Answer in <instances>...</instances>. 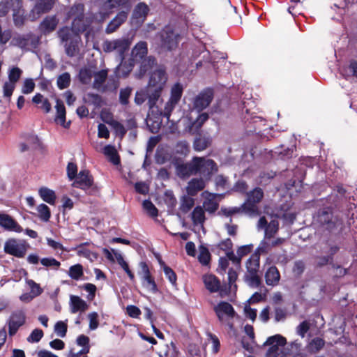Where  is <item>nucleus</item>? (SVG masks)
I'll use <instances>...</instances> for the list:
<instances>
[{"instance_id":"1","label":"nucleus","mask_w":357,"mask_h":357,"mask_svg":"<svg viewBox=\"0 0 357 357\" xmlns=\"http://www.w3.org/2000/svg\"><path fill=\"white\" fill-rule=\"evenodd\" d=\"M314 225L319 229L331 234H338L344 229L343 221L334 215L331 208H323L314 216Z\"/></svg>"},{"instance_id":"2","label":"nucleus","mask_w":357,"mask_h":357,"mask_svg":"<svg viewBox=\"0 0 357 357\" xmlns=\"http://www.w3.org/2000/svg\"><path fill=\"white\" fill-rule=\"evenodd\" d=\"M84 4L81 3H75L70 8L68 17H73L71 25L73 31L77 34L86 32L85 36L89 39L92 31L91 24L93 21V17L84 15Z\"/></svg>"},{"instance_id":"3","label":"nucleus","mask_w":357,"mask_h":357,"mask_svg":"<svg viewBox=\"0 0 357 357\" xmlns=\"http://www.w3.org/2000/svg\"><path fill=\"white\" fill-rule=\"evenodd\" d=\"M93 89L100 93L114 91L119 86V82L114 76H108V70L102 69L93 73Z\"/></svg>"},{"instance_id":"4","label":"nucleus","mask_w":357,"mask_h":357,"mask_svg":"<svg viewBox=\"0 0 357 357\" xmlns=\"http://www.w3.org/2000/svg\"><path fill=\"white\" fill-rule=\"evenodd\" d=\"M167 81V75L165 70L159 68L151 73L147 85L152 91L149 101L151 105L154 104L155 101H158Z\"/></svg>"},{"instance_id":"5","label":"nucleus","mask_w":357,"mask_h":357,"mask_svg":"<svg viewBox=\"0 0 357 357\" xmlns=\"http://www.w3.org/2000/svg\"><path fill=\"white\" fill-rule=\"evenodd\" d=\"M57 36L62 44H64L66 54L73 57L78 50L79 37L68 26H63L57 31Z\"/></svg>"},{"instance_id":"6","label":"nucleus","mask_w":357,"mask_h":357,"mask_svg":"<svg viewBox=\"0 0 357 357\" xmlns=\"http://www.w3.org/2000/svg\"><path fill=\"white\" fill-rule=\"evenodd\" d=\"M195 175L211 180L212 176L218 172V167L216 162L206 157H193Z\"/></svg>"},{"instance_id":"7","label":"nucleus","mask_w":357,"mask_h":357,"mask_svg":"<svg viewBox=\"0 0 357 357\" xmlns=\"http://www.w3.org/2000/svg\"><path fill=\"white\" fill-rule=\"evenodd\" d=\"M131 44V38L122 37L111 40H105L102 44V48L105 52H116L122 61L125 59V54L129 50Z\"/></svg>"},{"instance_id":"8","label":"nucleus","mask_w":357,"mask_h":357,"mask_svg":"<svg viewBox=\"0 0 357 357\" xmlns=\"http://www.w3.org/2000/svg\"><path fill=\"white\" fill-rule=\"evenodd\" d=\"M264 197V192L261 188L257 187L247 194V199L242 204L243 212L249 216L253 217L259 215L257 204L259 203Z\"/></svg>"},{"instance_id":"9","label":"nucleus","mask_w":357,"mask_h":357,"mask_svg":"<svg viewBox=\"0 0 357 357\" xmlns=\"http://www.w3.org/2000/svg\"><path fill=\"white\" fill-rule=\"evenodd\" d=\"M40 43V38L30 32L17 34L11 40V45L20 48L23 51H32L37 49Z\"/></svg>"},{"instance_id":"10","label":"nucleus","mask_w":357,"mask_h":357,"mask_svg":"<svg viewBox=\"0 0 357 357\" xmlns=\"http://www.w3.org/2000/svg\"><path fill=\"white\" fill-rule=\"evenodd\" d=\"M286 343L285 337L281 335L269 337L264 344V346L268 347L266 357H286V353L284 351Z\"/></svg>"},{"instance_id":"11","label":"nucleus","mask_w":357,"mask_h":357,"mask_svg":"<svg viewBox=\"0 0 357 357\" xmlns=\"http://www.w3.org/2000/svg\"><path fill=\"white\" fill-rule=\"evenodd\" d=\"M183 92V86L179 82L174 84L171 88L170 97L166 102L165 108L161 114L168 120L169 119L172 112L178 104Z\"/></svg>"},{"instance_id":"12","label":"nucleus","mask_w":357,"mask_h":357,"mask_svg":"<svg viewBox=\"0 0 357 357\" xmlns=\"http://www.w3.org/2000/svg\"><path fill=\"white\" fill-rule=\"evenodd\" d=\"M179 37L172 26H165L160 33V45L167 50H172L177 47Z\"/></svg>"},{"instance_id":"13","label":"nucleus","mask_w":357,"mask_h":357,"mask_svg":"<svg viewBox=\"0 0 357 357\" xmlns=\"http://www.w3.org/2000/svg\"><path fill=\"white\" fill-rule=\"evenodd\" d=\"M29 247V244L24 241L9 238L5 242L3 250L6 254L22 258L25 256Z\"/></svg>"},{"instance_id":"14","label":"nucleus","mask_w":357,"mask_h":357,"mask_svg":"<svg viewBox=\"0 0 357 357\" xmlns=\"http://www.w3.org/2000/svg\"><path fill=\"white\" fill-rule=\"evenodd\" d=\"M141 271L139 275H141L142 282L144 287L151 293L155 294L158 291L157 284L152 278L149 268L146 262L141 261L139 263Z\"/></svg>"},{"instance_id":"15","label":"nucleus","mask_w":357,"mask_h":357,"mask_svg":"<svg viewBox=\"0 0 357 357\" xmlns=\"http://www.w3.org/2000/svg\"><path fill=\"white\" fill-rule=\"evenodd\" d=\"M203 282L206 289L211 293L219 292L221 297L228 294L225 287H221L220 280L214 275L208 274L203 276Z\"/></svg>"},{"instance_id":"16","label":"nucleus","mask_w":357,"mask_h":357,"mask_svg":"<svg viewBox=\"0 0 357 357\" xmlns=\"http://www.w3.org/2000/svg\"><path fill=\"white\" fill-rule=\"evenodd\" d=\"M213 310L218 320L222 323L226 321V318L232 319L236 315V312L233 306L226 301H220L218 305L214 306Z\"/></svg>"},{"instance_id":"17","label":"nucleus","mask_w":357,"mask_h":357,"mask_svg":"<svg viewBox=\"0 0 357 357\" xmlns=\"http://www.w3.org/2000/svg\"><path fill=\"white\" fill-rule=\"evenodd\" d=\"M213 98V91L211 89L207 88L202 91L194 99L193 106L198 112L206 108Z\"/></svg>"},{"instance_id":"18","label":"nucleus","mask_w":357,"mask_h":357,"mask_svg":"<svg viewBox=\"0 0 357 357\" xmlns=\"http://www.w3.org/2000/svg\"><path fill=\"white\" fill-rule=\"evenodd\" d=\"M25 319V313L21 310L14 311L11 314L8 321V333L10 336L14 335L19 328L24 324Z\"/></svg>"},{"instance_id":"19","label":"nucleus","mask_w":357,"mask_h":357,"mask_svg":"<svg viewBox=\"0 0 357 357\" xmlns=\"http://www.w3.org/2000/svg\"><path fill=\"white\" fill-rule=\"evenodd\" d=\"M73 186L84 190L89 189L93 183L92 176L88 170H81L74 178Z\"/></svg>"},{"instance_id":"20","label":"nucleus","mask_w":357,"mask_h":357,"mask_svg":"<svg viewBox=\"0 0 357 357\" xmlns=\"http://www.w3.org/2000/svg\"><path fill=\"white\" fill-rule=\"evenodd\" d=\"M209 180L202 177H196L188 181L186 191L188 195L195 196L199 192L202 191L206 187Z\"/></svg>"},{"instance_id":"21","label":"nucleus","mask_w":357,"mask_h":357,"mask_svg":"<svg viewBox=\"0 0 357 357\" xmlns=\"http://www.w3.org/2000/svg\"><path fill=\"white\" fill-rule=\"evenodd\" d=\"M0 226L6 231L20 233L23 231L22 227L9 215L0 214Z\"/></svg>"},{"instance_id":"22","label":"nucleus","mask_w":357,"mask_h":357,"mask_svg":"<svg viewBox=\"0 0 357 357\" xmlns=\"http://www.w3.org/2000/svg\"><path fill=\"white\" fill-rule=\"evenodd\" d=\"M149 12V8L145 3H139L133 10L132 22L137 24H142L145 21Z\"/></svg>"},{"instance_id":"23","label":"nucleus","mask_w":357,"mask_h":357,"mask_svg":"<svg viewBox=\"0 0 357 357\" xmlns=\"http://www.w3.org/2000/svg\"><path fill=\"white\" fill-rule=\"evenodd\" d=\"M58 24L59 19L56 15L47 16L40 23L38 29L43 34L47 35L54 31Z\"/></svg>"},{"instance_id":"24","label":"nucleus","mask_w":357,"mask_h":357,"mask_svg":"<svg viewBox=\"0 0 357 357\" xmlns=\"http://www.w3.org/2000/svg\"><path fill=\"white\" fill-rule=\"evenodd\" d=\"M128 16V11H121L115 17L109 22L105 29V33L107 34H111L115 32L120 26L126 22Z\"/></svg>"},{"instance_id":"25","label":"nucleus","mask_w":357,"mask_h":357,"mask_svg":"<svg viewBox=\"0 0 357 357\" xmlns=\"http://www.w3.org/2000/svg\"><path fill=\"white\" fill-rule=\"evenodd\" d=\"M56 104L55 105V108L56 114L54 118L55 122L58 124H60L65 128H69L70 121H66V112L63 102L59 99H56Z\"/></svg>"},{"instance_id":"26","label":"nucleus","mask_w":357,"mask_h":357,"mask_svg":"<svg viewBox=\"0 0 357 357\" xmlns=\"http://www.w3.org/2000/svg\"><path fill=\"white\" fill-rule=\"evenodd\" d=\"M194 172L193 158L188 162L177 164L176 166V173L181 178H185L192 175H195Z\"/></svg>"},{"instance_id":"27","label":"nucleus","mask_w":357,"mask_h":357,"mask_svg":"<svg viewBox=\"0 0 357 357\" xmlns=\"http://www.w3.org/2000/svg\"><path fill=\"white\" fill-rule=\"evenodd\" d=\"M152 93L151 90H150L147 86L144 89H142L139 91H137L135 96V103L137 105H142L146 100H148V105L149 109H153V107L156 105L158 101H155L154 104H150L151 95Z\"/></svg>"},{"instance_id":"28","label":"nucleus","mask_w":357,"mask_h":357,"mask_svg":"<svg viewBox=\"0 0 357 357\" xmlns=\"http://www.w3.org/2000/svg\"><path fill=\"white\" fill-rule=\"evenodd\" d=\"M70 308L71 313L84 312L88 308V305L78 296L71 295L70 297Z\"/></svg>"},{"instance_id":"29","label":"nucleus","mask_w":357,"mask_h":357,"mask_svg":"<svg viewBox=\"0 0 357 357\" xmlns=\"http://www.w3.org/2000/svg\"><path fill=\"white\" fill-rule=\"evenodd\" d=\"M280 280V274L278 268L273 266L268 268L265 273L266 283L268 286H276Z\"/></svg>"},{"instance_id":"30","label":"nucleus","mask_w":357,"mask_h":357,"mask_svg":"<svg viewBox=\"0 0 357 357\" xmlns=\"http://www.w3.org/2000/svg\"><path fill=\"white\" fill-rule=\"evenodd\" d=\"M148 53V44L145 41H139L132 50V56L135 60L142 59Z\"/></svg>"},{"instance_id":"31","label":"nucleus","mask_w":357,"mask_h":357,"mask_svg":"<svg viewBox=\"0 0 357 357\" xmlns=\"http://www.w3.org/2000/svg\"><path fill=\"white\" fill-rule=\"evenodd\" d=\"M202 55V60L196 63L197 68L204 66L209 64L211 62V57L210 52L205 50L204 47H202L199 50H195L193 53V57L195 59L197 55Z\"/></svg>"},{"instance_id":"32","label":"nucleus","mask_w":357,"mask_h":357,"mask_svg":"<svg viewBox=\"0 0 357 357\" xmlns=\"http://www.w3.org/2000/svg\"><path fill=\"white\" fill-rule=\"evenodd\" d=\"M55 3V0H37L34 10L37 14L46 13L51 10Z\"/></svg>"},{"instance_id":"33","label":"nucleus","mask_w":357,"mask_h":357,"mask_svg":"<svg viewBox=\"0 0 357 357\" xmlns=\"http://www.w3.org/2000/svg\"><path fill=\"white\" fill-rule=\"evenodd\" d=\"M191 218L194 225H203L206 220L204 209L201 206H196L191 213Z\"/></svg>"},{"instance_id":"34","label":"nucleus","mask_w":357,"mask_h":357,"mask_svg":"<svg viewBox=\"0 0 357 357\" xmlns=\"http://www.w3.org/2000/svg\"><path fill=\"white\" fill-rule=\"evenodd\" d=\"M38 194L44 202L54 205L56 197L54 190L42 187L39 189Z\"/></svg>"},{"instance_id":"35","label":"nucleus","mask_w":357,"mask_h":357,"mask_svg":"<svg viewBox=\"0 0 357 357\" xmlns=\"http://www.w3.org/2000/svg\"><path fill=\"white\" fill-rule=\"evenodd\" d=\"M32 102L36 105L40 104V108L43 109L45 113H49L52 109V105L47 98H45L44 96L38 93L32 98Z\"/></svg>"},{"instance_id":"36","label":"nucleus","mask_w":357,"mask_h":357,"mask_svg":"<svg viewBox=\"0 0 357 357\" xmlns=\"http://www.w3.org/2000/svg\"><path fill=\"white\" fill-rule=\"evenodd\" d=\"M246 273H258L259 268V257L252 255L246 262Z\"/></svg>"},{"instance_id":"37","label":"nucleus","mask_w":357,"mask_h":357,"mask_svg":"<svg viewBox=\"0 0 357 357\" xmlns=\"http://www.w3.org/2000/svg\"><path fill=\"white\" fill-rule=\"evenodd\" d=\"M139 68V76H144L155 63V59L153 56L144 57Z\"/></svg>"},{"instance_id":"38","label":"nucleus","mask_w":357,"mask_h":357,"mask_svg":"<svg viewBox=\"0 0 357 357\" xmlns=\"http://www.w3.org/2000/svg\"><path fill=\"white\" fill-rule=\"evenodd\" d=\"M215 199V195L210 194L209 196L206 197L203 202L204 210L210 213H215L218 208V204Z\"/></svg>"},{"instance_id":"39","label":"nucleus","mask_w":357,"mask_h":357,"mask_svg":"<svg viewBox=\"0 0 357 357\" xmlns=\"http://www.w3.org/2000/svg\"><path fill=\"white\" fill-rule=\"evenodd\" d=\"M195 205V199L190 195H183L181 198L179 209L183 213H188Z\"/></svg>"},{"instance_id":"40","label":"nucleus","mask_w":357,"mask_h":357,"mask_svg":"<svg viewBox=\"0 0 357 357\" xmlns=\"http://www.w3.org/2000/svg\"><path fill=\"white\" fill-rule=\"evenodd\" d=\"M93 73L94 72L90 68H81L78 75L79 82L83 84H89L91 82Z\"/></svg>"},{"instance_id":"41","label":"nucleus","mask_w":357,"mask_h":357,"mask_svg":"<svg viewBox=\"0 0 357 357\" xmlns=\"http://www.w3.org/2000/svg\"><path fill=\"white\" fill-rule=\"evenodd\" d=\"M198 261L202 266H208L211 261V254L208 249L204 245L199 246Z\"/></svg>"},{"instance_id":"42","label":"nucleus","mask_w":357,"mask_h":357,"mask_svg":"<svg viewBox=\"0 0 357 357\" xmlns=\"http://www.w3.org/2000/svg\"><path fill=\"white\" fill-rule=\"evenodd\" d=\"M211 141L210 137H197L194 141L193 147L195 151H202L211 145Z\"/></svg>"},{"instance_id":"43","label":"nucleus","mask_w":357,"mask_h":357,"mask_svg":"<svg viewBox=\"0 0 357 357\" xmlns=\"http://www.w3.org/2000/svg\"><path fill=\"white\" fill-rule=\"evenodd\" d=\"M208 119V114L207 113L200 114L197 119L192 123L191 126L190 127V132L192 133L197 132Z\"/></svg>"},{"instance_id":"44","label":"nucleus","mask_w":357,"mask_h":357,"mask_svg":"<svg viewBox=\"0 0 357 357\" xmlns=\"http://www.w3.org/2000/svg\"><path fill=\"white\" fill-rule=\"evenodd\" d=\"M68 274L73 280H79L84 275L83 266L79 264L71 266Z\"/></svg>"},{"instance_id":"45","label":"nucleus","mask_w":357,"mask_h":357,"mask_svg":"<svg viewBox=\"0 0 357 357\" xmlns=\"http://www.w3.org/2000/svg\"><path fill=\"white\" fill-rule=\"evenodd\" d=\"M161 267L163 268L164 273L166 278L169 280L171 284L174 286L176 285L177 277L175 272L169 266H167L164 261H159Z\"/></svg>"},{"instance_id":"46","label":"nucleus","mask_w":357,"mask_h":357,"mask_svg":"<svg viewBox=\"0 0 357 357\" xmlns=\"http://www.w3.org/2000/svg\"><path fill=\"white\" fill-rule=\"evenodd\" d=\"M105 4L109 8L120 7L126 8V11L129 12V9L130 8V0H107Z\"/></svg>"},{"instance_id":"47","label":"nucleus","mask_w":357,"mask_h":357,"mask_svg":"<svg viewBox=\"0 0 357 357\" xmlns=\"http://www.w3.org/2000/svg\"><path fill=\"white\" fill-rule=\"evenodd\" d=\"M39 218L43 222H48L51 217L50 208L45 204H40L37 206Z\"/></svg>"},{"instance_id":"48","label":"nucleus","mask_w":357,"mask_h":357,"mask_svg":"<svg viewBox=\"0 0 357 357\" xmlns=\"http://www.w3.org/2000/svg\"><path fill=\"white\" fill-rule=\"evenodd\" d=\"M70 75L68 73H63L60 75L56 80V84L59 89L63 90L68 88L70 84Z\"/></svg>"},{"instance_id":"49","label":"nucleus","mask_w":357,"mask_h":357,"mask_svg":"<svg viewBox=\"0 0 357 357\" xmlns=\"http://www.w3.org/2000/svg\"><path fill=\"white\" fill-rule=\"evenodd\" d=\"M132 88L126 86L121 89L119 91V102L123 105H127L129 103V98L132 94Z\"/></svg>"},{"instance_id":"50","label":"nucleus","mask_w":357,"mask_h":357,"mask_svg":"<svg viewBox=\"0 0 357 357\" xmlns=\"http://www.w3.org/2000/svg\"><path fill=\"white\" fill-rule=\"evenodd\" d=\"M324 345L325 341L322 338L315 337L309 343V351L312 353H317L319 351Z\"/></svg>"},{"instance_id":"51","label":"nucleus","mask_w":357,"mask_h":357,"mask_svg":"<svg viewBox=\"0 0 357 357\" xmlns=\"http://www.w3.org/2000/svg\"><path fill=\"white\" fill-rule=\"evenodd\" d=\"M244 278L246 283L252 288L258 287L261 284L258 273H245Z\"/></svg>"},{"instance_id":"52","label":"nucleus","mask_w":357,"mask_h":357,"mask_svg":"<svg viewBox=\"0 0 357 357\" xmlns=\"http://www.w3.org/2000/svg\"><path fill=\"white\" fill-rule=\"evenodd\" d=\"M7 3H8V5H10V10L13 11V17H14L15 24L16 25H18L20 24H22V21L21 20L20 22H19L18 20L15 17L16 14L17 13H19V10L22 7L21 0H8Z\"/></svg>"},{"instance_id":"53","label":"nucleus","mask_w":357,"mask_h":357,"mask_svg":"<svg viewBox=\"0 0 357 357\" xmlns=\"http://www.w3.org/2000/svg\"><path fill=\"white\" fill-rule=\"evenodd\" d=\"M143 208L148 215L152 218H155L158 215V211L155 205L149 200L146 199L142 203Z\"/></svg>"},{"instance_id":"54","label":"nucleus","mask_w":357,"mask_h":357,"mask_svg":"<svg viewBox=\"0 0 357 357\" xmlns=\"http://www.w3.org/2000/svg\"><path fill=\"white\" fill-rule=\"evenodd\" d=\"M278 227L277 220L271 221L265 229V238H271L278 232Z\"/></svg>"},{"instance_id":"55","label":"nucleus","mask_w":357,"mask_h":357,"mask_svg":"<svg viewBox=\"0 0 357 357\" xmlns=\"http://www.w3.org/2000/svg\"><path fill=\"white\" fill-rule=\"evenodd\" d=\"M86 102L89 104L94 105L96 107H99L102 105V100L100 95L93 93H89L86 97Z\"/></svg>"},{"instance_id":"56","label":"nucleus","mask_w":357,"mask_h":357,"mask_svg":"<svg viewBox=\"0 0 357 357\" xmlns=\"http://www.w3.org/2000/svg\"><path fill=\"white\" fill-rule=\"evenodd\" d=\"M116 259L118 264L121 266V267L125 271V272L128 274L130 280L133 281L135 280V275L130 270L128 264L124 260L123 256L121 254L116 255Z\"/></svg>"},{"instance_id":"57","label":"nucleus","mask_w":357,"mask_h":357,"mask_svg":"<svg viewBox=\"0 0 357 357\" xmlns=\"http://www.w3.org/2000/svg\"><path fill=\"white\" fill-rule=\"evenodd\" d=\"M175 151L178 154L186 155L190 151L189 144L185 140L179 141L176 144Z\"/></svg>"},{"instance_id":"58","label":"nucleus","mask_w":357,"mask_h":357,"mask_svg":"<svg viewBox=\"0 0 357 357\" xmlns=\"http://www.w3.org/2000/svg\"><path fill=\"white\" fill-rule=\"evenodd\" d=\"M67 329V324L64 321H59L54 325V332L60 337H64L66 335Z\"/></svg>"},{"instance_id":"59","label":"nucleus","mask_w":357,"mask_h":357,"mask_svg":"<svg viewBox=\"0 0 357 357\" xmlns=\"http://www.w3.org/2000/svg\"><path fill=\"white\" fill-rule=\"evenodd\" d=\"M40 263L45 267H52L55 270H57L61 263L53 257H45L40 259Z\"/></svg>"},{"instance_id":"60","label":"nucleus","mask_w":357,"mask_h":357,"mask_svg":"<svg viewBox=\"0 0 357 357\" xmlns=\"http://www.w3.org/2000/svg\"><path fill=\"white\" fill-rule=\"evenodd\" d=\"M243 212L242 206L241 207H229V208H221L220 213L227 218H231L234 214L240 213Z\"/></svg>"},{"instance_id":"61","label":"nucleus","mask_w":357,"mask_h":357,"mask_svg":"<svg viewBox=\"0 0 357 357\" xmlns=\"http://www.w3.org/2000/svg\"><path fill=\"white\" fill-rule=\"evenodd\" d=\"M27 284L31 289V294H32V298L36 297L40 295L43 292V289L40 287L39 284H37L32 280H29L26 281Z\"/></svg>"},{"instance_id":"62","label":"nucleus","mask_w":357,"mask_h":357,"mask_svg":"<svg viewBox=\"0 0 357 357\" xmlns=\"http://www.w3.org/2000/svg\"><path fill=\"white\" fill-rule=\"evenodd\" d=\"M35 88V83L33 80L31 78L25 79L22 87V93L24 94H29L33 91Z\"/></svg>"},{"instance_id":"63","label":"nucleus","mask_w":357,"mask_h":357,"mask_svg":"<svg viewBox=\"0 0 357 357\" xmlns=\"http://www.w3.org/2000/svg\"><path fill=\"white\" fill-rule=\"evenodd\" d=\"M22 71L17 67H13L8 72V81L13 83L16 84V82L20 79Z\"/></svg>"},{"instance_id":"64","label":"nucleus","mask_w":357,"mask_h":357,"mask_svg":"<svg viewBox=\"0 0 357 357\" xmlns=\"http://www.w3.org/2000/svg\"><path fill=\"white\" fill-rule=\"evenodd\" d=\"M88 318L89 319V329L91 331L97 329L99 325L98 313L96 312H91L88 314Z\"/></svg>"}]
</instances>
